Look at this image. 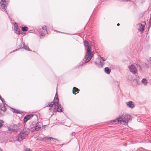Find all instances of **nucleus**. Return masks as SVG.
Returning <instances> with one entry per match:
<instances>
[{
	"instance_id": "1",
	"label": "nucleus",
	"mask_w": 151,
	"mask_h": 151,
	"mask_svg": "<svg viewBox=\"0 0 151 151\" xmlns=\"http://www.w3.org/2000/svg\"><path fill=\"white\" fill-rule=\"evenodd\" d=\"M84 44L85 47V54L84 58L86 59L84 62L81 61L78 64V66H82L85 63H86L89 61L92 58L94 52L92 51V48L90 43L87 40L84 41Z\"/></svg>"
},
{
	"instance_id": "2",
	"label": "nucleus",
	"mask_w": 151,
	"mask_h": 151,
	"mask_svg": "<svg viewBox=\"0 0 151 151\" xmlns=\"http://www.w3.org/2000/svg\"><path fill=\"white\" fill-rule=\"evenodd\" d=\"M119 117L121 122V124L123 125L127 124L128 122L131 121L132 119L131 116L126 113L122 114L119 115Z\"/></svg>"
},
{
	"instance_id": "3",
	"label": "nucleus",
	"mask_w": 151,
	"mask_h": 151,
	"mask_svg": "<svg viewBox=\"0 0 151 151\" xmlns=\"http://www.w3.org/2000/svg\"><path fill=\"white\" fill-rule=\"evenodd\" d=\"M29 132L26 130L21 131L19 134V137L18 139V141H21L24 139L25 137H27Z\"/></svg>"
},
{
	"instance_id": "4",
	"label": "nucleus",
	"mask_w": 151,
	"mask_h": 151,
	"mask_svg": "<svg viewBox=\"0 0 151 151\" xmlns=\"http://www.w3.org/2000/svg\"><path fill=\"white\" fill-rule=\"evenodd\" d=\"M59 102V99L58 95H57V93H56L55 95V96L54 99L53 101L49 102L48 104V105H47V106H50L51 107H53V105H54V109H55L56 107V103H58Z\"/></svg>"
},
{
	"instance_id": "5",
	"label": "nucleus",
	"mask_w": 151,
	"mask_h": 151,
	"mask_svg": "<svg viewBox=\"0 0 151 151\" xmlns=\"http://www.w3.org/2000/svg\"><path fill=\"white\" fill-rule=\"evenodd\" d=\"M9 2V0H1L0 2L1 6L2 9L7 13V12L6 10V7Z\"/></svg>"
},
{
	"instance_id": "6",
	"label": "nucleus",
	"mask_w": 151,
	"mask_h": 151,
	"mask_svg": "<svg viewBox=\"0 0 151 151\" xmlns=\"http://www.w3.org/2000/svg\"><path fill=\"white\" fill-rule=\"evenodd\" d=\"M21 43L19 45V47L20 49H24L30 51V49L28 46H26L24 41H23V38H21L20 39Z\"/></svg>"
},
{
	"instance_id": "7",
	"label": "nucleus",
	"mask_w": 151,
	"mask_h": 151,
	"mask_svg": "<svg viewBox=\"0 0 151 151\" xmlns=\"http://www.w3.org/2000/svg\"><path fill=\"white\" fill-rule=\"evenodd\" d=\"M14 26L16 33L19 35L21 34L22 35H25V33H22V32H21V31H20L19 29L18 28V26L17 23H16V22L14 23Z\"/></svg>"
},
{
	"instance_id": "8",
	"label": "nucleus",
	"mask_w": 151,
	"mask_h": 151,
	"mask_svg": "<svg viewBox=\"0 0 151 151\" xmlns=\"http://www.w3.org/2000/svg\"><path fill=\"white\" fill-rule=\"evenodd\" d=\"M128 68L130 71L133 73L135 74L137 73V70L134 65L132 64L130 66H129Z\"/></svg>"
},
{
	"instance_id": "9",
	"label": "nucleus",
	"mask_w": 151,
	"mask_h": 151,
	"mask_svg": "<svg viewBox=\"0 0 151 151\" xmlns=\"http://www.w3.org/2000/svg\"><path fill=\"white\" fill-rule=\"evenodd\" d=\"M47 27L46 26H45L43 27L39 26L37 27V29L38 31L39 32H41V31H44V32H47Z\"/></svg>"
},
{
	"instance_id": "10",
	"label": "nucleus",
	"mask_w": 151,
	"mask_h": 151,
	"mask_svg": "<svg viewBox=\"0 0 151 151\" xmlns=\"http://www.w3.org/2000/svg\"><path fill=\"white\" fill-rule=\"evenodd\" d=\"M51 139H52V140L54 142H56V141H58L56 139L50 137H45L42 138V140L44 141L46 140H51Z\"/></svg>"
},
{
	"instance_id": "11",
	"label": "nucleus",
	"mask_w": 151,
	"mask_h": 151,
	"mask_svg": "<svg viewBox=\"0 0 151 151\" xmlns=\"http://www.w3.org/2000/svg\"><path fill=\"white\" fill-rule=\"evenodd\" d=\"M33 114L28 115L25 116L24 118L23 121L24 123L26 122L28 120L32 118L33 116Z\"/></svg>"
},
{
	"instance_id": "12",
	"label": "nucleus",
	"mask_w": 151,
	"mask_h": 151,
	"mask_svg": "<svg viewBox=\"0 0 151 151\" xmlns=\"http://www.w3.org/2000/svg\"><path fill=\"white\" fill-rule=\"evenodd\" d=\"M56 110L58 112H61L62 111V109L61 105L59 103V102L58 103H56Z\"/></svg>"
},
{
	"instance_id": "13",
	"label": "nucleus",
	"mask_w": 151,
	"mask_h": 151,
	"mask_svg": "<svg viewBox=\"0 0 151 151\" xmlns=\"http://www.w3.org/2000/svg\"><path fill=\"white\" fill-rule=\"evenodd\" d=\"M126 104L127 106L131 108H133L134 107V105L132 101H129L127 102Z\"/></svg>"
},
{
	"instance_id": "14",
	"label": "nucleus",
	"mask_w": 151,
	"mask_h": 151,
	"mask_svg": "<svg viewBox=\"0 0 151 151\" xmlns=\"http://www.w3.org/2000/svg\"><path fill=\"white\" fill-rule=\"evenodd\" d=\"M0 109L1 110L3 111L4 112L6 111V108L5 107L4 104H0Z\"/></svg>"
},
{
	"instance_id": "15",
	"label": "nucleus",
	"mask_w": 151,
	"mask_h": 151,
	"mask_svg": "<svg viewBox=\"0 0 151 151\" xmlns=\"http://www.w3.org/2000/svg\"><path fill=\"white\" fill-rule=\"evenodd\" d=\"M121 120L119 116V117L117 118L116 119L112 120L111 122H115L116 123L119 124H121Z\"/></svg>"
},
{
	"instance_id": "16",
	"label": "nucleus",
	"mask_w": 151,
	"mask_h": 151,
	"mask_svg": "<svg viewBox=\"0 0 151 151\" xmlns=\"http://www.w3.org/2000/svg\"><path fill=\"white\" fill-rule=\"evenodd\" d=\"M41 127L39 123H37L35 126V130L36 131H38L40 130Z\"/></svg>"
},
{
	"instance_id": "17",
	"label": "nucleus",
	"mask_w": 151,
	"mask_h": 151,
	"mask_svg": "<svg viewBox=\"0 0 151 151\" xmlns=\"http://www.w3.org/2000/svg\"><path fill=\"white\" fill-rule=\"evenodd\" d=\"M79 91L80 90L79 89L75 87H74L73 88L72 92L73 94H74L75 95H76V93H75V92H77V93H78Z\"/></svg>"
},
{
	"instance_id": "18",
	"label": "nucleus",
	"mask_w": 151,
	"mask_h": 151,
	"mask_svg": "<svg viewBox=\"0 0 151 151\" xmlns=\"http://www.w3.org/2000/svg\"><path fill=\"white\" fill-rule=\"evenodd\" d=\"M145 26L140 23L139 26L138 28V30L141 31H143L144 30Z\"/></svg>"
},
{
	"instance_id": "19",
	"label": "nucleus",
	"mask_w": 151,
	"mask_h": 151,
	"mask_svg": "<svg viewBox=\"0 0 151 151\" xmlns=\"http://www.w3.org/2000/svg\"><path fill=\"white\" fill-rule=\"evenodd\" d=\"M9 130L13 132H16V129L13 126H10L8 127Z\"/></svg>"
},
{
	"instance_id": "20",
	"label": "nucleus",
	"mask_w": 151,
	"mask_h": 151,
	"mask_svg": "<svg viewBox=\"0 0 151 151\" xmlns=\"http://www.w3.org/2000/svg\"><path fill=\"white\" fill-rule=\"evenodd\" d=\"M104 71L107 74H109L111 72V69L109 67H106L104 68Z\"/></svg>"
},
{
	"instance_id": "21",
	"label": "nucleus",
	"mask_w": 151,
	"mask_h": 151,
	"mask_svg": "<svg viewBox=\"0 0 151 151\" xmlns=\"http://www.w3.org/2000/svg\"><path fill=\"white\" fill-rule=\"evenodd\" d=\"M141 82L145 85L146 86L147 84V81L145 78H143L141 81Z\"/></svg>"
},
{
	"instance_id": "22",
	"label": "nucleus",
	"mask_w": 151,
	"mask_h": 151,
	"mask_svg": "<svg viewBox=\"0 0 151 151\" xmlns=\"http://www.w3.org/2000/svg\"><path fill=\"white\" fill-rule=\"evenodd\" d=\"M43 31H41V32H39V33H40V37H46L45 36V34L44 33H43Z\"/></svg>"
},
{
	"instance_id": "23",
	"label": "nucleus",
	"mask_w": 151,
	"mask_h": 151,
	"mask_svg": "<svg viewBox=\"0 0 151 151\" xmlns=\"http://www.w3.org/2000/svg\"><path fill=\"white\" fill-rule=\"evenodd\" d=\"M21 29H22V31H27L28 29V28L27 27L24 26V27H22L21 28Z\"/></svg>"
},
{
	"instance_id": "24",
	"label": "nucleus",
	"mask_w": 151,
	"mask_h": 151,
	"mask_svg": "<svg viewBox=\"0 0 151 151\" xmlns=\"http://www.w3.org/2000/svg\"><path fill=\"white\" fill-rule=\"evenodd\" d=\"M105 64V62L101 60H100L99 64L101 66V67H102Z\"/></svg>"
},
{
	"instance_id": "25",
	"label": "nucleus",
	"mask_w": 151,
	"mask_h": 151,
	"mask_svg": "<svg viewBox=\"0 0 151 151\" xmlns=\"http://www.w3.org/2000/svg\"><path fill=\"white\" fill-rule=\"evenodd\" d=\"M4 122L3 120H0V128L3 126V123H4Z\"/></svg>"
},
{
	"instance_id": "26",
	"label": "nucleus",
	"mask_w": 151,
	"mask_h": 151,
	"mask_svg": "<svg viewBox=\"0 0 151 151\" xmlns=\"http://www.w3.org/2000/svg\"><path fill=\"white\" fill-rule=\"evenodd\" d=\"M100 60H101V61H105L106 60V59L104 58L103 57H100Z\"/></svg>"
},
{
	"instance_id": "27",
	"label": "nucleus",
	"mask_w": 151,
	"mask_h": 151,
	"mask_svg": "<svg viewBox=\"0 0 151 151\" xmlns=\"http://www.w3.org/2000/svg\"><path fill=\"white\" fill-rule=\"evenodd\" d=\"M15 111H15V113L16 114H21L22 113V112H20V111H19L18 110L16 109V110H15Z\"/></svg>"
},
{
	"instance_id": "28",
	"label": "nucleus",
	"mask_w": 151,
	"mask_h": 151,
	"mask_svg": "<svg viewBox=\"0 0 151 151\" xmlns=\"http://www.w3.org/2000/svg\"><path fill=\"white\" fill-rule=\"evenodd\" d=\"M0 99L1 100L3 103H4V99L2 98L1 97L0 95Z\"/></svg>"
},
{
	"instance_id": "29",
	"label": "nucleus",
	"mask_w": 151,
	"mask_h": 151,
	"mask_svg": "<svg viewBox=\"0 0 151 151\" xmlns=\"http://www.w3.org/2000/svg\"><path fill=\"white\" fill-rule=\"evenodd\" d=\"M24 151H32L29 148H27Z\"/></svg>"
},
{
	"instance_id": "30",
	"label": "nucleus",
	"mask_w": 151,
	"mask_h": 151,
	"mask_svg": "<svg viewBox=\"0 0 151 151\" xmlns=\"http://www.w3.org/2000/svg\"><path fill=\"white\" fill-rule=\"evenodd\" d=\"M123 1L128 2L130 1V0H122Z\"/></svg>"
},
{
	"instance_id": "31",
	"label": "nucleus",
	"mask_w": 151,
	"mask_h": 151,
	"mask_svg": "<svg viewBox=\"0 0 151 151\" xmlns=\"http://www.w3.org/2000/svg\"><path fill=\"white\" fill-rule=\"evenodd\" d=\"M12 109L13 110L12 111L14 113H15V110H16V109L13 108H12Z\"/></svg>"
},
{
	"instance_id": "32",
	"label": "nucleus",
	"mask_w": 151,
	"mask_h": 151,
	"mask_svg": "<svg viewBox=\"0 0 151 151\" xmlns=\"http://www.w3.org/2000/svg\"><path fill=\"white\" fill-rule=\"evenodd\" d=\"M19 50V49H16V50H13V51H12L11 52H15V51H17V50Z\"/></svg>"
},
{
	"instance_id": "33",
	"label": "nucleus",
	"mask_w": 151,
	"mask_h": 151,
	"mask_svg": "<svg viewBox=\"0 0 151 151\" xmlns=\"http://www.w3.org/2000/svg\"><path fill=\"white\" fill-rule=\"evenodd\" d=\"M134 80L137 82V84H138V81L137 79H134Z\"/></svg>"
},
{
	"instance_id": "34",
	"label": "nucleus",
	"mask_w": 151,
	"mask_h": 151,
	"mask_svg": "<svg viewBox=\"0 0 151 151\" xmlns=\"http://www.w3.org/2000/svg\"><path fill=\"white\" fill-rule=\"evenodd\" d=\"M94 63H95V64L96 65H97V62L96 61H95V62H94Z\"/></svg>"
},
{
	"instance_id": "35",
	"label": "nucleus",
	"mask_w": 151,
	"mask_h": 151,
	"mask_svg": "<svg viewBox=\"0 0 151 151\" xmlns=\"http://www.w3.org/2000/svg\"><path fill=\"white\" fill-rule=\"evenodd\" d=\"M149 60L150 61V62H151V57L150 58Z\"/></svg>"
},
{
	"instance_id": "36",
	"label": "nucleus",
	"mask_w": 151,
	"mask_h": 151,
	"mask_svg": "<svg viewBox=\"0 0 151 151\" xmlns=\"http://www.w3.org/2000/svg\"><path fill=\"white\" fill-rule=\"evenodd\" d=\"M119 25H120L118 23V24H117V25L118 26H119Z\"/></svg>"
},
{
	"instance_id": "37",
	"label": "nucleus",
	"mask_w": 151,
	"mask_h": 151,
	"mask_svg": "<svg viewBox=\"0 0 151 151\" xmlns=\"http://www.w3.org/2000/svg\"><path fill=\"white\" fill-rule=\"evenodd\" d=\"M51 109V108H50V109H49L50 110Z\"/></svg>"
},
{
	"instance_id": "38",
	"label": "nucleus",
	"mask_w": 151,
	"mask_h": 151,
	"mask_svg": "<svg viewBox=\"0 0 151 151\" xmlns=\"http://www.w3.org/2000/svg\"><path fill=\"white\" fill-rule=\"evenodd\" d=\"M83 41H84V39H83Z\"/></svg>"
}]
</instances>
